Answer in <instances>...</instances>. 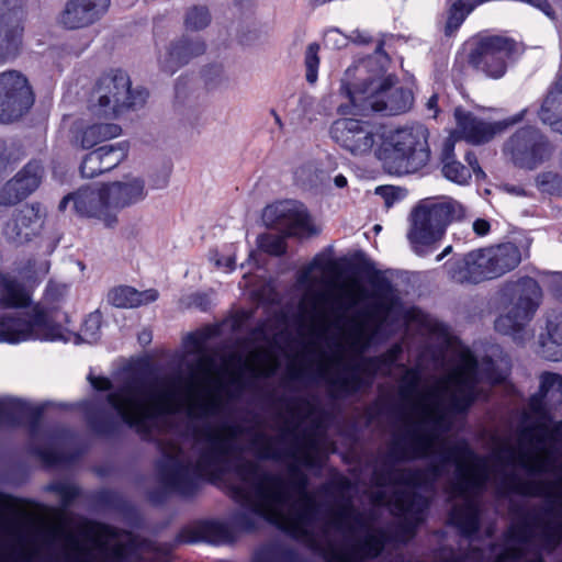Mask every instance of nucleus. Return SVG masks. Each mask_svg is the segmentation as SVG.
<instances>
[{
    "mask_svg": "<svg viewBox=\"0 0 562 562\" xmlns=\"http://www.w3.org/2000/svg\"><path fill=\"white\" fill-rule=\"evenodd\" d=\"M485 249L468 252L449 266L450 278L458 283H480L493 279Z\"/></svg>",
    "mask_w": 562,
    "mask_h": 562,
    "instance_id": "obj_22",
    "label": "nucleus"
},
{
    "mask_svg": "<svg viewBox=\"0 0 562 562\" xmlns=\"http://www.w3.org/2000/svg\"><path fill=\"white\" fill-rule=\"evenodd\" d=\"M91 385L93 389L98 390V391H105V390H109L111 387V382L109 379L104 378V376H93V375H89L88 376Z\"/></svg>",
    "mask_w": 562,
    "mask_h": 562,
    "instance_id": "obj_49",
    "label": "nucleus"
},
{
    "mask_svg": "<svg viewBox=\"0 0 562 562\" xmlns=\"http://www.w3.org/2000/svg\"><path fill=\"white\" fill-rule=\"evenodd\" d=\"M551 415L539 398H530L525 425L514 440L509 437L495 439L487 458L479 457L484 465L477 475V483L461 487L460 504H456L450 521L462 535L470 537L479 526L477 495L490 482L502 493L542 495L543 484L522 480L516 471L521 469L528 475L550 472L558 476L557 483L562 497V420L551 427Z\"/></svg>",
    "mask_w": 562,
    "mask_h": 562,
    "instance_id": "obj_5",
    "label": "nucleus"
},
{
    "mask_svg": "<svg viewBox=\"0 0 562 562\" xmlns=\"http://www.w3.org/2000/svg\"><path fill=\"white\" fill-rule=\"evenodd\" d=\"M108 9V2H67L59 22L67 29L85 27L99 20Z\"/></svg>",
    "mask_w": 562,
    "mask_h": 562,
    "instance_id": "obj_24",
    "label": "nucleus"
},
{
    "mask_svg": "<svg viewBox=\"0 0 562 562\" xmlns=\"http://www.w3.org/2000/svg\"><path fill=\"white\" fill-rule=\"evenodd\" d=\"M463 206L449 196L427 198L413 209L409 216L407 239L419 257L431 254L452 221L463 216Z\"/></svg>",
    "mask_w": 562,
    "mask_h": 562,
    "instance_id": "obj_9",
    "label": "nucleus"
},
{
    "mask_svg": "<svg viewBox=\"0 0 562 562\" xmlns=\"http://www.w3.org/2000/svg\"><path fill=\"white\" fill-rule=\"evenodd\" d=\"M158 299V292L154 289L137 291L131 286H119L111 290L108 294V301L115 307L133 308L143 304H148Z\"/></svg>",
    "mask_w": 562,
    "mask_h": 562,
    "instance_id": "obj_30",
    "label": "nucleus"
},
{
    "mask_svg": "<svg viewBox=\"0 0 562 562\" xmlns=\"http://www.w3.org/2000/svg\"><path fill=\"white\" fill-rule=\"evenodd\" d=\"M326 42L333 43L337 47H341L346 45L347 37L342 36V34L337 30H330L326 33Z\"/></svg>",
    "mask_w": 562,
    "mask_h": 562,
    "instance_id": "obj_48",
    "label": "nucleus"
},
{
    "mask_svg": "<svg viewBox=\"0 0 562 562\" xmlns=\"http://www.w3.org/2000/svg\"><path fill=\"white\" fill-rule=\"evenodd\" d=\"M333 140L353 157H374L383 161L387 125L355 117L334 121L329 128Z\"/></svg>",
    "mask_w": 562,
    "mask_h": 562,
    "instance_id": "obj_11",
    "label": "nucleus"
},
{
    "mask_svg": "<svg viewBox=\"0 0 562 562\" xmlns=\"http://www.w3.org/2000/svg\"><path fill=\"white\" fill-rule=\"evenodd\" d=\"M540 355L550 361L562 360V327L549 326L540 338Z\"/></svg>",
    "mask_w": 562,
    "mask_h": 562,
    "instance_id": "obj_34",
    "label": "nucleus"
},
{
    "mask_svg": "<svg viewBox=\"0 0 562 562\" xmlns=\"http://www.w3.org/2000/svg\"><path fill=\"white\" fill-rule=\"evenodd\" d=\"M490 223L485 220L477 218L473 222V231L479 236H484L490 232Z\"/></svg>",
    "mask_w": 562,
    "mask_h": 562,
    "instance_id": "obj_54",
    "label": "nucleus"
},
{
    "mask_svg": "<svg viewBox=\"0 0 562 562\" xmlns=\"http://www.w3.org/2000/svg\"><path fill=\"white\" fill-rule=\"evenodd\" d=\"M29 195L22 192V187L13 177L0 189V205L10 206L18 204Z\"/></svg>",
    "mask_w": 562,
    "mask_h": 562,
    "instance_id": "obj_39",
    "label": "nucleus"
},
{
    "mask_svg": "<svg viewBox=\"0 0 562 562\" xmlns=\"http://www.w3.org/2000/svg\"><path fill=\"white\" fill-rule=\"evenodd\" d=\"M538 115L543 124L562 135V75L550 87Z\"/></svg>",
    "mask_w": 562,
    "mask_h": 562,
    "instance_id": "obj_29",
    "label": "nucleus"
},
{
    "mask_svg": "<svg viewBox=\"0 0 562 562\" xmlns=\"http://www.w3.org/2000/svg\"><path fill=\"white\" fill-rule=\"evenodd\" d=\"M300 415L279 437L246 430L236 423H206L199 431L198 459L186 462L182 449L160 443L159 474L164 485L191 495L202 479L226 481L232 497L263 519L324 555L327 562H366L383 549L387 535L358 513L350 502L322 507L307 491L306 476L294 465L314 467L323 451L315 436H299Z\"/></svg>",
    "mask_w": 562,
    "mask_h": 562,
    "instance_id": "obj_1",
    "label": "nucleus"
},
{
    "mask_svg": "<svg viewBox=\"0 0 562 562\" xmlns=\"http://www.w3.org/2000/svg\"><path fill=\"white\" fill-rule=\"evenodd\" d=\"M531 398H539L543 407V400L549 398L558 404H562V375L546 372L540 378V392Z\"/></svg>",
    "mask_w": 562,
    "mask_h": 562,
    "instance_id": "obj_36",
    "label": "nucleus"
},
{
    "mask_svg": "<svg viewBox=\"0 0 562 562\" xmlns=\"http://www.w3.org/2000/svg\"><path fill=\"white\" fill-rule=\"evenodd\" d=\"M265 341L248 355L233 353L217 366L203 351L198 335H190V352L196 362L182 381L173 375L135 378L108 395V402L117 415L145 438H153V428L168 415L186 408L192 418H209L222 414L226 383L239 384L247 374L269 376L278 368V358L269 346L270 334L263 327L254 333V339Z\"/></svg>",
    "mask_w": 562,
    "mask_h": 562,
    "instance_id": "obj_4",
    "label": "nucleus"
},
{
    "mask_svg": "<svg viewBox=\"0 0 562 562\" xmlns=\"http://www.w3.org/2000/svg\"><path fill=\"white\" fill-rule=\"evenodd\" d=\"M168 179H169V173L166 172L164 175V177L159 180V182L155 183V188H157V189L165 188L167 186V183H168Z\"/></svg>",
    "mask_w": 562,
    "mask_h": 562,
    "instance_id": "obj_59",
    "label": "nucleus"
},
{
    "mask_svg": "<svg viewBox=\"0 0 562 562\" xmlns=\"http://www.w3.org/2000/svg\"><path fill=\"white\" fill-rule=\"evenodd\" d=\"M235 525L245 531L252 530L255 528V524L251 521H246L243 517L236 518Z\"/></svg>",
    "mask_w": 562,
    "mask_h": 562,
    "instance_id": "obj_57",
    "label": "nucleus"
},
{
    "mask_svg": "<svg viewBox=\"0 0 562 562\" xmlns=\"http://www.w3.org/2000/svg\"><path fill=\"white\" fill-rule=\"evenodd\" d=\"M376 193L384 198L385 206L391 207L400 198L401 190L395 187H379L376 188Z\"/></svg>",
    "mask_w": 562,
    "mask_h": 562,
    "instance_id": "obj_47",
    "label": "nucleus"
},
{
    "mask_svg": "<svg viewBox=\"0 0 562 562\" xmlns=\"http://www.w3.org/2000/svg\"><path fill=\"white\" fill-rule=\"evenodd\" d=\"M148 97L143 88L131 89L128 75L112 70L103 75L92 93V110L99 116L113 117L128 109L142 106Z\"/></svg>",
    "mask_w": 562,
    "mask_h": 562,
    "instance_id": "obj_12",
    "label": "nucleus"
},
{
    "mask_svg": "<svg viewBox=\"0 0 562 562\" xmlns=\"http://www.w3.org/2000/svg\"><path fill=\"white\" fill-rule=\"evenodd\" d=\"M110 203L114 214L144 201L147 196L145 180L139 177H127L120 181L105 183Z\"/></svg>",
    "mask_w": 562,
    "mask_h": 562,
    "instance_id": "obj_23",
    "label": "nucleus"
},
{
    "mask_svg": "<svg viewBox=\"0 0 562 562\" xmlns=\"http://www.w3.org/2000/svg\"><path fill=\"white\" fill-rule=\"evenodd\" d=\"M387 57L379 44L374 56L359 60L348 67L340 81V94L348 104H340V115H368L379 113L385 116L408 112L414 104L413 92L397 86V78L386 74Z\"/></svg>",
    "mask_w": 562,
    "mask_h": 562,
    "instance_id": "obj_6",
    "label": "nucleus"
},
{
    "mask_svg": "<svg viewBox=\"0 0 562 562\" xmlns=\"http://www.w3.org/2000/svg\"><path fill=\"white\" fill-rule=\"evenodd\" d=\"M438 101H439V95L437 93H432L426 102V110L428 112V115L432 119L437 117V115L439 113Z\"/></svg>",
    "mask_w": 562,
    "mask_h": 562,
    "instance_id": "obj_50",
    "label": "nucleus"
},
{
    "mask_svg": "<svg viewBox=\"0 0 562 562\" xmlns=\"http://www.w3.org/2000/svg\"><path fill=\"white\" fill-rule=\"evenodd\" d=\"M441 171L446 179L458 184H467L471 179V171L460 161L456 160L454 140L446 139L441 150Z\"/></svg>",
    "mask_w": 562,
    "mask_h": 562,
    "instance_id": "obj_31",
    "label": "nucleus"
},
{
    "mask_svg": "<svg viewBox=\"0 0 562 562\" xmlns=\"http://www.w3.org/2000/svg\"><path fill=\"white\" fill-rule=\"evenodd\" d=\"M504 151L516 166L532 170L550 159L553 147L539 130L527 126L506 142Z\"/></svg>",
    "mask_w": 562,
    "mask_h": 562,
    "instance_id": "obj_16",
    "label": "nucleus"
},
{
    "mask_svg": "<svg viewBox=\"0 0 562 562\" xmlns=\"http://www.w3.org/2000/svg\"><path fill=\"white\" fill-rule=\"evenodd\" d=\"M333 269L331 260L316 256L297 273V284L304 289L299 313L308 344L290 363L288 374L292 380L324 382L334 396H342L370 383L383 364L395 362L401 349L393 347L379 358L361 357L381 328L386 308L355 277L338 282L331 299L316 290Z\"/></svg>",
    "mask_w": 562,
    "mask_h": 562,
    "instance_id": "obj_3",
    "label": "nucleus"
},
{
    "mask_svg": "<svg viewBox=\"0 0 562 562\" xmlns=\"http://www.w3.org/2000/svg\"><path fill=\"white\" fill-rule=\"evenodd\" d=\"M52 535L61 541L65 562H133L139 555L132 533L97 522H83L78 532L58 525Z\"/></svg>",
    "mask_w": 562,
    "mask_h": 562,
    "instance_id": "obj_7",
    "label": "nucleus"
},
{
    "mask_svg": "<svg viewBox=\"0 0 562 562\" xmlns=\"http://www.w3.org/2000/svg\"><path fill=\"white\" fill-rule=\"evenodd\" d=\"M18 314H5L0 317V342L19 344L27 340L70 341L76 344H93L100 338L101 314L94 312L85 319L79 334H71L57 323L54 311L35 304L31 310Z\"/></svg>",
    "mask_w": 562,
    "mask_h": 562,
    "instance_id": "obj_8",
    "label": "nucleus"
},
{
    "mask_svg": "<svg viewBox=\"0 0 562 562\" xmlns=\"http://www.w3.org/2000/svg\"><path fill=\"white\" fill-rule=\"evenodd\" d=\"M128 143L104 145L87 154L80 165L81 176L94 178L119 166L127 156Z\"/></svg>",
    "mask_w": 562,
    "mask_h": 562,
    "instance_id": "obj_21",
    "label": "nucleus"
},
{
    "mask_svg": "<svg viewBox=\"0 0 562 562\" xmlns=\"http://www.w3.org/2000/svg\"><path fill=\"white\" fill-rule=\"evenodd\" d=\"M484 249L493 279L514 270L522 259L520 249L513 243H503Z\"/></svg>",
    "mask_w": 562,
    "mask_h": 562,
    "instance_id": "obj_27",
    "label": "nucleus"
},
{
    "mask_svg": "<svg viewBox=\"0 0 562 562\" xmlns=\"http://www.w3.org/2000/svg\"><path fill=\"white\" fill-rule=\"evenodd\" d=\"M69 203L80 217L97 220L109 228L119 223V216L114 214L105 184L79 188L60 201L59 210H65Z\"/></svg>",
    "mask_w": 562,
    "mask_h": 562,
    "instance_id": "obj_17",
    "label": "nucleus"
},
{
    "mask_svg": "<svg viewBox=\"0 0 562 562\" xmlns=\"http://www.w3.org/2000/svg\"><path fill=\"white\" fill-rule=\"evenodd\" d=\"M205 82L212 87H218L228 81V74L224 65L214 64L205 68L203 72Z\"/></svg>",
    "mask_w": 562,
    "mask_h": 562,
    "instance_id": "obj_44",
    "label": "nucleus"
},
{
    "mask_svg": "<svg viewBox=\"0 0 562 562\" xmlns=\"http://www.w3.org/2000/svg\"><path fill=\"white\" fill-rule=\"evenodd\" d=\"M334 183L337 188L341 189V188H345L347 186V179L345 176L342 175H337L335 178H334Z\"/></svg>",
    "mask_w": 562,
    "mask_h": 562,
    "instance_id": "obj_58",
    "label": "nucleus"
},
{
    "mask_svg": "<svg viewBox=\"0 0 562 562\" xmlns=\"http://www.w3.org/2000/svg\"><path fill=\"white\" fill-rule=\"evenodd\" d=\"M327 178L322 173L321 182L326 183Z\"/></svg>",
    "mask_w": 562,
    "mask_h": 562,
    "instance_id": "obj_64",
    "label": "nucleus"
},
{
    "mask_svg": "<svg viewBox=\"0 0 562 562\" xmlns=\"http://www.w3.org/2000/svg\"><path fill=\"white\" fill-rule=\"evenodd\" d=\"M34 103V94L25 76L11 70L0 74V123L20 119Z\"/></svg>",
    "mask_w": 562,
    "mask_h": 562,
    "instance_id": "obj_18",
    "label": "nucleus"
},
{
    "mask_svg": "<svg viewBox=\"0 0 562 562\" xmlns=\"http://www.w3.org/2000/svg\"><path fill=\"white\" fill-rule=\"evenodd\" d=\"M535 183L541 192L555 193L562 189L561 176L551 170L538 173L535 178Z\"/></svg>",
    "mask_w": 562,
    "mask_h": 562,
    "instance_id": "obj_41",
    "label": "nucleus"
},
{
    "mask_svg": "<svg viewBox=\"0 0 562 562\" xmlns=\"http://www.w3.org/2000/svg\"><path fill=\"white\" fill-rule=\"evenodd\" d=\"M428 137L429 131L422 124L396 130L387 126L383 165L397 175L418 171L430 158Z\"/></svg>",
    "mask_w": 562,
    "mask_h": 562,
    "instance_id": "obj_10",
    "label": "nucleus"
},
{
    "mask_svg": "<svg viewBox=\"0 0 562 562\" xmlns=\"http://www.w3.org/2000/svg\"><path fill=\"white\" fill-rule=\"evenodd\" d=\"M518 52L515 40L503 35L483 36L471 53V64L486 77L502 78L509 60Z\"/></svg>",
    "mask_w": 562,
    "mask_h": 562,
    "instance_id": "obj_15",
    "label": "nucleus"
},
{
    "mask_svg": "<svg viewBox=\"0 0 562 562\" xmlns=\"http://www.w3.org/2000/svg\"><path fill=\"white\" fill-rule=\"evenodd\" d=\"M21 35L22 29L18 24L9 26L3 16L0 19V65L16 55Z\"/></svg>",
    "mask_w": 562,
    "mask_h": 562,
    "instance_id": "obj_33",
    "label": "nucleus"
},
{
    "mask_svg": "<svg viewBox=\"0 0 562 562\" xmlns=\"http://www.w3.org/2000/svg\"><path fill=\"white\" fill-rule=\"evenodd\" d=\"M121 127L113 123L92 124L76 135V143L82 148H91L97 144L121 135Z\"/></svg>",
    "mask_w": 562,
    "mask_h": 562,
    "instance_id": "obj_32",
    "label": "nucleus"
},
{
    "mask_svg": "<svg viewBox=\"0 0 562 562\" xmlns=\"http://www.w3.org/2000/svg\"><path fill=\"white\" fill-rule=\"evenodd\" d=\"M210 23V14L205 7L194 5L186 16V26L190 30H200Z\"/></svg>",
    "mask_w": 562,
    "mask_h": 562,
    "instance_id": "obj_43",
    "label": "nucleus"
},
{
    "mask_svg": "<svg viewBox=\"0 0 562 562\" xmlns=\"http://www.w3.org/2000/svg\"><path fill=\"white\" fill-rule=\"evenodd\" d=\"M350 41L357 44H368L371 37L367 32L356 30L351 33Z\"/></svg>",
    "mask_w": 562,
    "mask_h": 562,
    "instance_id": "obj_55",
    "label": "nucleus"
},
{
    "mask_svg": "<svg viewBox=\"0 0 562 562\" xmlns=\"http://www.w3.org/2000/svg\"><path fill=\"white\" fill-rule=\"evenodd\" d=\"M465 160L469 164L470 168L472 169L473 173L480 178V177H484V172L483 170L481 169L480 165H479V161L476 159V156L473 154V153H468L465 155Z\"/></svg>",
    "mask_w": 562,
    "mask_h": 562,
    "instance_id": "obj_51",
    "label": "nucleus"
},
{
    "mask_svg": "<svg viewBox=\"0 0 562 562\" xmlns=\"http://www.w3.org/2000/svg\"><path fill=\"white\" fill-rule=\"evenodd\" d=\"M204 52L205 44L200 38L184 37L160 56L159 64L165 72L172 75L190 59L202 55Z\"/></svg>",
    "mask_w": 562,
    "mask_h": 562,
    "instance_id": "obj_25",
    "label": "nucleus"
},
{
    "mask_svg": "<svg viewBox=\"0 0 562 562\" xmlns=\"http://www.w3.org/2000/svg\"><path fill=\"white\" fill-rule=\"evenodd\" d=\"M14 178L22 187V192L27 195L33 193L41 184L43 178V167L38 161L29 162L22 170H20Z\"/></svg>",
    "mask_w": 562,
    "mask_h": 562,
    "instance_id": "obj_37",
    "label": "nucleus"
},
{
    "mask_svg": "<svg viewBox=\"0 0 562 562\" xmlns=\"http://www.w3.org/2000/svg\"><path fill=\"white\" fill-rule=\"evenodd\" d=\"M452 251V246H447L441 254H439L437 257H436V261L439 262L441 261L446 256H448L450 252Z\"/></svg>",
    "mask_w": 562,
    "mask_h": 562,
    "instance_id": "obj_60",
    "label": "nucleus"
},
{
    "mask_svg": "<svg viewBox=\"0 0 562 562\" xmlns=\"http://www.w3.org/2000/svg\"><path fill=\"white\" fill-rule=\"evenodd\" d=\"M139 340H140L142 342H145V344H146V342H149V341H150V335H149V334H147V333H143V334L139 336Z\"/></svg>",
    "mask_w": 562,
    "mask_h": 562,
    "instance_id": "obj_62",
    "label": "nucleus"
},
{
    "mask_svg": "<svg viewBox=\"0 0 562 562\" xmlns=\"http://www.w3.org/2000/svg\"><path fill=\"white\" fill-rule=\"evenodd\" d=\"M505 191L512 195H516V196H526L527 195V191L520 187V186H513V184H506L504 187Z\"/></svg>",
    "mask_w": 562,
    "mask_h": 562,
    "instance_id": "obj_56",
    "label": "nucleus"
},
{
    "mask_svg": "<svg viewBox=\"0 0 562 562\" xmlns=\"http://www.w3.org/2000/svg\"><path fill=\"white\" fill-rule=\"evenodd\" d=\"M31 411L32 407L19 398H0V426L5 423L18 422L27 416Z\"/></svg>",
    "mask_w": 562,
    "mask_h": 562,
    "instance_id": "obj_35",
    "label": "nucleus"
},
{
    "mask_svg": "<svg viewBox=\"0 0 562 562\" xmlns=\"http://www.w3.org/2000/svg\"><path fill=\"white\" fill-rule=\"evenodd\" d=\"M262 217L267 225L281 229L288 236L307 237L317 233L306 207L294 200L268 205Z\"/></svg>",
    "mask_w": 562,
    "mask_h": 562,
    "instance_id": "obj_19",
    "label": "nucleus"
},
{
    "mask_svg": "<svg viewBox=\"0 0 562 562\" xmlns=\"http://www.w3.org/2000/svg\"><path fill=\"white\" fill-rule=\"evenodd\" d=\"M475 9L472 2H452L447 11L445 34L453 35L462 25L467 16Z\"/></svg>",
    "mask_w": 562,
    "mask_h": 562,
    "instance_id": "obj_38",
    "label": "nucleus"
},
{
    "mask_svg": "<svg viewBox=\"0 0 562 562\" xmlns=\"http://www.w3.org/2000/svg\"><path fill=\"white\" fill-rule=\"evenodd\" d=\"M38 457L47 464H56L59 462V456L53 450H38Z\"/></svg>",
    "mask_w": 562,
    "mask_h": 562,
    "instance_id": "obj_52",
    "label": "nucleus"
},
{
    "mask_svg": "<svg viewBox=\"0 0 562 562\" xmlns=\"http://www.w3.org/2000/svg\"><path fill=\"white\" fill-rule=\"evenodd\" d=\"M5 144L0 142V164L5 162L9 158L4 155Z\"/></svg>",
    "mask_w": 562,
    "mask_h": 562,
    "instance_id": "obj_61",
    "label": "nucleus"
},
{
    "mask_svg": "<svg viewBox=\"0 0 562 562\" xmlns=\"http://www.w3.org/2000/svg\"><path fill=\"white\" fill-rule=\"evenodd\" d=\"M41 226L40 211L34 205L22 207L14 218L8 222L3 233L5 237L14 243H23L31 238Z\"/></svg>",
    "mask_w": 562,
    "mask_h": 562,
    "instance_id": "obj_26",
    "label": "nucleus"
},
{
    "mask_svg": "<svg viewBox=\"0 0 562 562\" xmlns=\"http://www.w3.org/2000/svg\"><path fill=\"white\" fill-rule=\"evenodd\" d=\"M537 9L552 21L557 20L558 12L562 11V2H531Z\"/></svg>",
    "mask_w": 562,
    "mask_h": 562,
    "instance_id": "obj_46",
    "label": "nucleus"
},
{
    "mask_svg": "<svg viewBox=\"0 0 562 562\" xmlns=\"http://www.w3.org/2000/svg\"><path fill=\"white\" fill-rule=\"evenodd\" d=\"M562 540V524L542 528L541 536L526 522L514 524L506 533V548L496 562H543L542 548H553Z\"/></svg>",
    "mask_w": 562,
    "mask_h": 562,
    "instance_id": "obj_13",
    "label": "nucleus"
},
{
    "mask_svg": "<svg viewBox=\"0 0 562 562\" xmlns=\"http://www.w3.org/2000/svg\"><path fill=\"white\" fill-rule=\"evenodd\" d=\"M525 111L517 117L502 122H486L469 111L460 108L454 111L457 128L454 134L468 143L480 145L490 142L496 134L503 132L509 125H513L522 119Z\"/></svg>",
    "mask_w": 562,
    "mask_h": 562,
    "instance_id": "obj_20",
    "label": "nucleus"
},
{
    "mask_svg": "<svg viewBox=\"0 0 562 562\" xmlns=\"http://www.w3.org/2000/svg\"><path fill=\"white\" fill-rule=\"evenodd\" d=\"M207 527L210 529H214V530H218V529L222 528V526L220 524H217V522H211V524L207 525Z\"/></svg>",
    "mask_w": 562,
    "mask_h": 562,
    "instance_id": "obj_63",
    "label": "nucleus"
},
{
    "mask_svg": "<svg viewBox=\"0 0 562 562\" xmlns=\"http://www.w3.org/2000/svg\"><path fill=\"white\" fill-rule=\"evenodd\" d=\"M55 490L63 496L65 502H69L77 494V488L71 485H57Z\"/></svg>",
    "mask_w": 562,
    "mask_h": 562,
    "instance_id": "obj_53",
    "label": "nucleus"
},
{
    "mask_svg": "<svg viewBox=\"0 0 562 562\" xmlns=\"http://www.w3.org/2000/svg\"><path fill=\"white\" fill-rule=\"evenodd\" d=\"M318 50L319 46L316 43H312L307 46L305 53V67H306V80L310 83H315L317 81L318 75Z\"/></svg>",
    "mask_w": 562,
    "mask_h": 562,
    "instance_id": "obj_42",
    "label": "nucleus"
},
{
    "mask_svg": "<svg viewBox=\"0 0 562 562\" xmlns=\"http://www.w3.org/2000/svg\"><path fill=\"white\" fill-rule=\"evenodd\" d=\"M508 292L510 300L505 307V313L495 321V329L521 341L524 329L540 304L541 289L536 280L524 278L508 288Z\"/></svg>",
    "mask_w": 562,
    "mask_h": 562,
    "instance_id": "obj_14",
    "label": "nucleus"
},
{
    "mask_svg": "<svg viewBox=\"0 0 562 562\" xmlns=\"http://www.w3.org/2000/svg\"><path fill=\"white\" fill-rule=\"evenodd\" d=\"M209 260L220 270L232 272L235 269V256L223 255L214 249L209 252Z\"/></svg>",
    "mask_w": 562,
    "mask_h": 562,
    "instance_id": "obj_45",
    "label": "nucleus"
},
{
    "mask_svg": "<svg viewBox=\"0 0 562 562\" xmlns=\"http://www.w3.org/2000/svg\"><path fill=\"white\" fill-rule=\"evenodd\" d=\"M258 247L267 254L280 256L286 249L285 238L280 235L263 234L258 237Z\"/></svg>",
    "mask_w": 562,
    "mask_h": 562,
    "instance_id": "obj_40",
    "label": "nucleus"
},
{
    "mask_svg": "<svg viewBox=\"0 0 562 562\" xmlns=\"http://www.w3.org/2000/svg\"><path fill=\"white\" fill-rule=\"evenodd\" d=\"M504 372L496 371L490 360L480 366L471 351L459 347L453 368L434 383L419 390L420 373L406 369L400 393L407 405V422L404 434L391 446L390 457L395 461L430 457L425 471H412L392 464L374 472V482L382 490L372 496L375 505H385L398 518L397 542L408 541L416 527L426 516L427 492L434 482L451 464L456 465L451 496L459 497L461 487L477 483L479 472L484 465L464 441L451 442L443 437L452 414L467 411L486 385L503 382Z\"/></svg>",
    "mask_w": 562,
    "mask_h": 562,
    "instance_id": "obj_2",
    "label": "nucleus"
},
{
    "mask_svg": "<svg viewBox=\"0 0 562 562\" xmlns=\"http://www.w3.org/2000/svg\"><path fill=\"white\" fill-rule=\"evenodd\" d=\"M31 302L32 293L22 281L0 272V308L20 310Z\"/></svg>",
    "mask_w": 562,
    "mask_h": 562,
    "instance_id": "obj_28",
    "label": "nucleus"
}]
</instances>
